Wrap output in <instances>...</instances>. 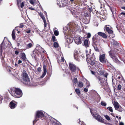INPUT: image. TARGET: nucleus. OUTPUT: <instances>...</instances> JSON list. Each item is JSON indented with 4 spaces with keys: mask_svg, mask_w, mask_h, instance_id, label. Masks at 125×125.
<instances>
[{
    "mask_svg": "<svg viewBox=\"0 0 125 125\" xmlns=\"http://www.w3.org/2000/svg\"><path fill=\"white\" fill-rule=\"evenodd\" d=\"M40 48L42 50L40 52L41 53H44L45 52V51H44V50L43 48Z\"/></svg>",
    "mask_w": 125,
    "mask_h": 125,
    "instance_id": "obj_47",
    "label": "nucleus"
},
{
    "mask_svg": "<svg viewBox=\"0 0 125 125\" xmlns=\"http://www.w3.org/2000/svg\"><path fill=\"white\" fill-rule=\"evenodd\" d=\"M30 9H31V10H35V9L33 8H30Z\"/></svg>",
    "mask_w": 125,
    "mask_h": 125,
    "instance_id": "obj_61",
    "label": "nucleus"
},
{
    "mask_svg": "<svg viewBox=\"0 0 125 125\" xmlns=\"http://www.w3.org/2000/svg\"><path fill=\"white\" fill-rule=\"evenodd\" d=\"M15 66L16 67H18V65L17 64L15 63Z\"/></svg>",
    "mask_w": 125,
    "mask_h": 125,
    "instance_id": "obj_62",
    "label": "nucleus"
},
{
    "mask_svg": "<svg viewBox=\"0 0 125 125\" xmlns=\"http://www.w3.org/2000/svg\"><path fill=\"white\" fill-rule=\"evenodd\" d=\"M3 42L0 45V48L1 50L2 49V48L5 49V47H4L3 46Z\"/></svg>",
    "mask_w": 125,
    "mask_h": 125,
    "instance_id": "obj_35",
    "label": "nucleus"
},
{
    "mask_svg": "<svg viewBox=\"0 0 125 125\" xmlns=\"http://www.w3.org/2000/svg\"><path fill=\"white\" fill-rule=\"evenodd\" d=\"M107 109H108L111 112H113L112 108L111 107H108L107 108Z\"/></svg>",
    "mask_w": 125,
    "mask_h": 125,
    "instance_id": "obj_36",
    "label": "nucleus"
},
{
    "mask_svg": "<svg viewBox=\"0 0 125 125\" xmlns=\"http://www.w3.org/2000/svg\"><path fill=\"white\" fill-rule=\"evenodd\" d=\"M75 91L77 94H78V89L76 88L75 90Z\"/></svg>",
    "mask_w": 125,
    "mask_h": 125,
    "instance_id": "obj_50",
    "label": "nucleus"
},
{
    "mask_svg": "<svg viewBox=\"0 0 125 125\" xmlns=\"http://www.w3.org/2000/svg\"><path fill=\"white\" fill-rule=\"evenodd\" d=\"M91 73H92L93 74H95V72H93V71H91Z\"/></svg>",
    "mask_w": 125,
    "mask_h": 125,
    "instance_id": "obj_59",
    "label": "nucleus"
},
{
    "mask_svg": "<svg viewBox=\"0 0 125 125\" xmlns=\"http://www.w3.org/2000/svg\"><path fill=\"white\" fill-rule=\"evenodd\" d=\"M83 40L82 37H79V44H80L81 43Z\"/></svg>",
    "mask_w": 125,
    "mask_h": 125,
    "instance_id": "obj_20",
    "label": "nucleus"
},
{
    "mask_svg": "<svg viewBox=\"0 0 125 125\" xmlns=\"http://www.w3.org/2000/svg\"><path fill=\"white\" fill-rule=\"evenodd\" d=\"M52 40L53 42H56L57 41V40L55 37L54 35H53L52 36Z\"/></svg>",
    "mask_w": 125,
    "mask_h": 125,
    "instance_id": "obj_23",
    "label": "nucleus"
},
{
    "mask_svg": "<svg viewBox=\"0 0 125 125\" xmlns=\"http://www.w3.org/2000/svg\"><path fill=\"white\" fill-rule=\"evenodd\" d=\"M84 15L85 17H89L91 15L90 13L88 12H85L84 14Z\"/></svg>",
    "mask_w": 125,
    "mask_h": 125,
    "instance_id": "obj_18",
    "label": "nucleus"
},
{
    "mask_svg": "<svg viewBox=\"0 0 125 125\" xmlns=\"http://www.w3.org/2000/svg\"><path fill=\"white\" fill-rule=\"evenodd\" d=\"M16 88L13 87H11L10 89V93L12 96H13L14 95V93Z\"/></svg>",
    "mask_w": 125,
    "mask_h": 125,
    "instance_id": "obj_10",
    "label": "nucleus"
},
{
    "mask_svg": "<svg viewBox=\"0 0 125 125\" xmlns=\"http://www.w3.org/2000/svg\"><path fill=\"white\" fill-rule=\"evenodd\" d=\"M110 55L114 62L116 63H119L120 61L118 60L117 59L118 56H116L115 55L112 54H110Z\"/></svg>",
    "mask_w": 125,
    "mask_h": 125,
    "instance_id": "obj_8",
    "label": "nucleus"
},
{
    "mask_svg": "<svg viewBox=\"0 0 125 125\" xmlns=\"http://www.w3.org/2000/svg\"><path fill=\"white\" fill-rule=\"evenodd\" d=\"M54 46L55 48L58 47L59 46L58 43L56 42H55L53 43Z\"/></svg>",
    "mask_w": 125,
    "mask_h": 125,
    "instance_id": "obj_24",
    "label": "nucleus"
},
{
    "mask_svg": "<svg viewBox=\"0 0 125 125\" xmlns=\"http://www.w3.org/2000/svg\"><path fill=\"white\" fill-rule=\"evenodd\" d=\"M73 15L74 16L75 18H76V17H78V15L77 13H74L73 14Z\"/></svg>",
    "mask_w": 125,
    "mask_h": 125,
    "instance_id": "obj_44",
    "label": "nucleus"
},
{
    "mask_svg": "<svg viewBox=\"0 0 125 125\" xmlns=\"http://www.w3.org/2000/svg\"><path fill=\"white\" fill-rule=\"evenodd\" d=\"M54 33L55 35L57 36L59 34V32L57 30H55L54 31Z\"/></svg>",
    "mask_w": 125,
    "mask_h": 125,
    "instance_id": "obj_29",
    "label": "nucleus"
},
{
    "mask_svg": "<svg viewBox=\"0 0 125 125\" xmlns=\"http://www.w3.org/2000/svg\"><path fill=\"white\" fill-rule=\"evenodd\" d=\"M83 86V84L82 82H79V87H82Z\"/></svg>",
    "mask_w": 125,
    "mask_h": 125,
    "instance_id": "obj_27",
    "label": "nucleus"
},
{
    "mask_svg": "<svg viewBox=\"0 0 125 125\" xmlns=\"http://www.w3.org/2000/svg\"><path fill=\"white\" fill-rule=\"evenodd\" d=\"M73 38H71L70 39V38L68 39L67 41L69 42V43H71L73 42Z\"/></svg>",
    "mask_w": 125,
    "mask_h": 125,
    "instance_id": "obj_22",
    "label": "nucleus"
},
{
    "mask_svg": "<svg viewBox=\"0 0 125 125\" xmlns=\"http://www.w3.org/2000/svg\"><path fill=\"white\" fill-rule=\"evenodd\" d=\"M86 85L87 87H89L90 86V84L89 82L88 81H87V80H86Z\"/></svg>",
    "mask_w": 125,
    "mask_h": 125,
    "instance_id": "obj_28",
    "label": "nucleus"
},
{
    "mask_svg": "<svg viewBox=\"0 0 125 125\" xmlns=\"http://www.w3.org/2000/svg\"><path fill=\"white\" fill-rule=\"evenodd\" d=\"M22 90L20 88H16L13 97L15 98H19L22 96Z\"/></svg>",
    "mask_w": 125,
    "mask_h": 125,
    "instance_id": "obj_4",
    "label": "nucleus"
},
{
    "mask_svg": "<svg viewBox=\"0 0 125 125\" xmlns=\"http://www.w3.org/2000/svg\"><path fill=\"white\" fill-rule=\"evenodd\" d=\"M2 96L1 95H0V104L2 103Z\"/></svg>",
    "mask_w": 125,
    "mask_h": 125,
    "instance_id": "obj_39",
    "label": "nucleus"
},
{
    "mask_svg": "<svg viewBox=\"0 0 125 125\" xmlns=\"http://www.w3.org/2000/svg\"><path fill=\"white\" fill-rule=\"evenodd\" d=\"M121 76H118L117 77V79H120L121 78Z\"/></svg>",
    "mask_w": 125,
    "mask_h": 125,
    "instance_id": "obj_60",
    "label": "nucleus"
},
{
    "mask_svg": "<svg viewBox=\"0 0 125 125\" xmlns=\"http://www.w3.org/2000/svg\"><path fill=\"white\" fill-rule=\"evenodd\" d=\"M91 112L93 117L98 121L102 123H104V120L97 113L96 110H90Z\"/></svg>",
    "mask_w": 125,
    "mask_h": 125,
    "instance_id": "obj_3",
    "label": "nucleus"
},
{
    "mask_svg": "<svg viewBox=\"0 0 125 125\" xmlns=\"http://www.w3.org/2000/svg\"><path fill=\"white\" fill-rule=\"evenodd\" d=\"M64 59L63 57H62L61 58V59L60 60V62H64Z\"/></svg>",
    "mask_w": 125,
    "mask_h": 125,
    "instance_id": "obj_41",
    "label": "nucleus"
},
{
    "mask_svg": "<svg viewBox=\"0 0 125 125\" xmlns=\"http://www.w3.org/2000/svg\"><path fill=\"white\" fill-rule=\"evenodd\" d=\"M99 60L100 62L103 63L106 62V60L105 58V55L104 54L101 55L99 56Z\"/></svg>",
    "mask_w": 125,
    "mask_h": 125,
    "instance_id": "obj_7",
    "label": "nucleus"
},
{
    "mask_svg": "<svg viewBox=\"0 0 125 125\" xmlns=\"http://www.w3.org/2000/svg\"><path fill=\"white\" fill-rule=\"evenodd\" d=\"M16 29H14L12 31V39L13 40H15L16 38V36L15 35V32Z\"/></svg>",
    "mask_w": 125,
    "mask_h": 125,
    "instance_id": "obj_15",
    "label": "nucleus"
},
{
    "mask_svg": "<svg viewBox=\"0 0 125 125\" xmlns=\"http://www.w3.org/2000/svg\"><path fill=\"white\" fill-rule=\"evenodd\" d=\"M24 25H21L20 26H18L16 28H22L24 27Z\"/></svg>",
    "mask_w": 125,
    "mask_h": 125,
    "instance_id": "obj_38",
    "label": "nucleus"
},
{
    "mask_svg": "<svg viewBox=\"0 0 125 125\" xmlns=\"http://www.w3.org/2000/svg\"><path fill=\"white\" fill-rule=\"evenodd\" d=\"M47 26V24H44V26L45 28Z\"/></svg>",
    "mask_w": 125,
    "mask_h": 125,
    "instance_id": "obj_64",
    "label": "nucleus"
},
{
    "mask_svg": "<svg viewBox=\"0 0 125 125\" xmlns=\"http://www.w3.org/2000/svg\"><path fill=\"white\" fill-rule=\"evenodd\" d=\"M24 2H22L21 5V8H22L24 6Z\"/></svg>",
    "mask_w": 125,
    "mask_h": 125,
    "instance_id": "obj_48",
    "label": "nucleus"
},
{
    "mask_svg": "<svg viewBox=\"0 0 125 125\" xmlns=\"http://www.w3.org/2000/svg\"><path fill=\"white\" fill-rule=\"evenodd\" d=\"M121 14H123L124 15H125V13L124 12H122L121 13Z\"/></svg>",
    "mask_w": 125,
    "mask_h": 125,
    "instance_id": "obj_58",
    "label": "nucleus"
},
{
    "mask_svg": "<svg viewBox=\"0 0 125 125\" xmlns=\"http://www.w3.org/2000/svg\"><path fill=\"white\" fill-rule=\"evenodd\" d=\"M41 68L40 67H39L37 69V71L39 72H40L41 71Z\"/></svg>",
    "mask_w": 125,
    "mask_h": 125,
    "instance_id": "obj_49",
    "label": "nucleus"
},
{
    "mask_svg": "<svg viewBox=\"0 0 125 125\" xmlns=\"http://www.w3.org/2000/svg\"><path fill=\"white\" fill-rule=\"evenodd\" d=\"M22 62V61H21V60H19L18 61V64H20Z\"/></svg>",
    "mask_w": 125,
    "mask_h": 125,
    "instance_id": "obj_56",
    "label": "nucleus"
},
{
    "mask_svg": "<svg viewBox=\"0 0 125 125\" xmlns=\"http://www.w3.org/2000/svg\"><path fill=\"white\" fill-rule=\"evenodd\" d=\"M16 31H17V33L18 34H19V33H20V31H19V30H18V29H17L16 30Z\"/></svg>",
    "mask_w": 125,
    "mask_h": 125,
    "instance_id": "obj_57",
    "label": "nucleus"
},
{
    "mask_svg": "<svg viewBox=\"0 0 125 125\" xmlns=\"http://www.w3.org/2000/svg\"><path fill=\"white\" fill-rule=\"evenodd\" d=\"M69 66L70 69L72 72H74L76 71V66L73 63H70Z\"/></svg>",
    "mask_w": 125,
    "mask_h": 125,
    "instance_id": "obj_6",
    "label": "nucleus"
},
{
    "mask_svg": "<svg viewBox=\"0 0 125 125\" xmlns=\"http://www.w3.org/2000/svg\"><path fill=\"white\" fill-rule=\"evenodd\" d=\"M45 116L43 112L42 111H36L35 116V119L33 121V123H35L39 119L42 120L43 118Z\"/></svg>",
    "mask_w": 125,
    "mask_h": 125,
    "instance_id": "obj_2",
    "label": "nucleus"
},
{
    "mask_svg": "<svg viewBox=\"0 0 125 125\" xmlns=\"http://www.w3.org/2000/svg\"><path fill=\"white\" fill-rule=\"evenodd\" d=\"M98 34L99 35L102 36L103 38L105 39L107 38V35L104 33L99 32L98 33Z\"/></svg>",
    "mask_w": 125,
    "mask_h": 125,
    "instance_id": "obj_12",
    "label": "nucleus"
},
{
    "mask_svg": "<svg viewBox=\"0 0 125 125\" xmlns=\"http://www.w3.org/2000/svg\"><path fill=\"white\" fill-rule=\"evenodd\" d=\"M122 89V86L120 84H119L118 85L117 88V89L118 90H120Z\"/></svg>",
    "mask_w": 125,
    "mask_h": 125,
    "instance_id": "obj_32",
    "label": "nucleus"
},
{
    "mask_svg": "<svg viewBox=\"0 0 125 125\" xmlns=\"http://www.w3.org/2000/svg\"><path fill=\"white\" fill-rule=\"evenodd\" d=\"M22 82L24 84L30 85V80L25 70L23 71L22 73Z\"/></svg>",
    "mask_w": 125,
    "mask_h": 125,
    "instance_id": "obj_1",
    "label": "nucleus"
},
{
    "mask_svg": "<svg viewBox=\"0 0 125 125\" xmlns=\"http://www.w3.org/2000/svg\"><path fill=\"white\" fill-rule=\"evenodd\" d=\"M41 18L43 20L44 23H46V22L44 16L43 15H41Z\"/></svg>",
    "mask_w": 125,
    "mask_h": 125,
    "instance_id": "obj_21",
    "label": "nucleus"
},
{
    "mask_svg": "<svg viewBox=\"0 0 125 125\" xmlns=\"http://www.w3.org/2000/svg\"><path fill=\"white\" fill-rule=\"evenodd\" d=\"M77 78H74L73 79V83H76L77 82Z\"/></svg>",
    "mask_w": 125,
    "mask_h": 125,
    "instance_id": "obj_33",
    "label": "nucleus"
},
{
    "mask_svg": "<svg viewBox=\"0 0 125 125\" xmlns=\"http://www.w3.org/2000/svg\"><path fill=\"white\" fill-rule=\"evenodd\" d=\"M26 32L27 33H29L31 32V30H26Z\"/></svg>",
    "mask_w": 125,
    "mask_h": 125,
    "instance_id": "obj_51",
    "label": "nucleus"
},
{
    "mask_svg": "<svg viewBox=\"0 0 125 125\" xmlns=\"http://www.w3.org/2000/svg\"><path fill=\"white\" fill-rule=\"evenodd\" d=\"M99 73L100 74L102 75L103 74L104 72L102 70H100V71L99 72Z\"/></svg>",
    "mask_w": 125,
    "mask_h": 125,
    "instance_id": "obj_43",
    "label": "nucleus"
},
{
    "mask_svg": "<svg viewBox=\"0 0 125 125\" xmlns=\"http://www.w3.org/2000/svg\"><path fill=\"white\" fill-rule=\"evenodd\" d=\"M123 108L120 106L118 109H116V110L119 112H122L123 111Z\"/></svg>",
    "mask_w": 125,
    "mask_h": 125,
    "instance_id": "obj_30",
    "label": "nucleus"
},
{
    "mask_svg": "<svg viewBox=\"0 0 125 125\" xmlns=\"http://www.w3.org/2000/svg\"><path fill=\"white\" fill-rule=\"evenodd\" d=\"M30 3L32 5L34 4V2L33 0H29Z\"/></svg>",
    "mask_w": 125,
    "mask_h": 125,
    "instance_id": "obj_42",
    "label": "nucleus"
},
{
    "mask_svg": "<svg viewBox=\"0 0 125 125\" xmlns=\"http://www.w3.org/2000/svg\"><path fill=\"white\" fill-rule=\"evenodd\" d=\"M122 9L125 10V7H122Z\"/></svg>",
    "mask_w": 125,
    "mask_h": 125,
    "instance_id": "obj_63",
    "label": "nucleus"
},
{
    "mask_svg": "<svg viewBox=\"0 0 125 125\" xmlns=\"http://www.w3.org/2000/svg\"><path fill=\"white\" fill-rule=\"evenodd\" d=\"M88 89L87 88H84V91L85 92H87L88 91Z\"/></svg>",
    "mask_w": 125,
    "mask_h": 125,
    "instance_id": "obj_54",
    "label": "nucleus"
},
{
    "mask_svg": "<svg viewBox=\"0 0 125 125\" xmlns=\"http://www.w3.org/2000/svg\"><path fill=\"white\" fill-rule=\"evenodd\" d=\"M119 125H124V123L122 122H120Z\"/></svg>",
    "mask_w": 125,
    "mask_h": 125,
    "instance_id": "obj_55",
    "label": "nucleus"
},
{
    "mask_svg": "<svg viewBox=\"0 0 125 125\" xmlns=\"http://www.w3.org/2000/svg\"><path fill=\"white\" fill-rule=\"evenodd\" d=\"M113 105L114 106L115 109L116 110L118 109L120 106L119 104L115 101H114L113 103Z\"/></svg>",
    "mask_w": 125,
    "mask_h": 125,
    "instance_id": "obj_13",
    "label": "nucleus"
},
{
    "mask_svg": "<svg viewBox=\"0 0 125 125\" xmlns=\"http://www.w3.org/2000/svg\"><path fill=\"white\" fill-rule=\"evenodd\" d=\"M84 46L85 47H88L89 44V41L88 40L86 39L84 41Z\"/></svg>",
    "mask_w": 125,
    "mask_h": 125,
    "instance_id": "obj_16",
    "label": "nucleus"
},
{
    "mask_svg": "<svg viewBox=\"0 0 125 125\" xmlns=\"http://www.w3.org/2000/svg\"><path fill=\"white\" fill-rule=\"evenodd\" d=\"M43 72L42 75L40 77V78H43L45 76L47 73L46 66L44 64L43 65Z\"/></svg>",
    "mask_w": 125,
    "mask_h": 125,
    "instance_id": "obj_9",
    "label": "nucleus"
},
{
    "mask_svg": "<svg viewBox=\"0 0 125 125\" xmlns=\"http://www.w3.org/2000/svg\"><path fill=\"white\" fill-rule=\"evenodd\" d=\"M79 124L80 125H85L84 123L82 121H79Z\"/></svg>",
    "mask_w": 125,
    "mask_h": 125,
    "instance_id": "obj_34",
    "label": "nucleus"
},
{
    "mask_svg": "<svg viewBox=\"0 0 125 125\" xmlns=\"http://www.w3.org/2000/svg\"><path fill=\"white\" fill-rule=\"evenodd\" d=\"M19 53V52L17 51H16L15 52V54L16 55H18Z\"/></svg>",
    "mask_w": 125,
    "mask_h": 125,
    "instance_id": "obj_53",
    "label": "nucleus"
},
{
    "mask_svg": "<svg viewBox=\"0 0 125 125\" xmlns=\"http://www.w3.org/2000/svg\"><path fill=\"white\" fill-rule=\"evenodd\" d=\"M74 40L75 43L76 44H78V38L77 37H75Z\"/></svg>",
    "mask_w": 125,
    "mask_h": 125,
    "instance_id": "obj_25",
    "label": "nucleus"
},
{
    "mask_svg": "<svg viewBox=\"0 0 125 125\" xmlns=\"http://www.w3.org/2000/svg\"><path fill=\"white\" fill-rule=\"evenodd\" d=\"M94 49L97 52H98L99 51V50L97 47H94Z\"/></svg>",
    "mask_w": 125,
    "mask_h": 125,
    "instance_id": "obj_52",
    "label": "nucleus"
},
{
    "mask_svg": "<svg viewBox=\"0 0 125 125\" xmlns=\"http://www.w3.org/2000/svg\"><path fill=\"white\" fill-rule=\"evenodd\" d=\"M91 36V34L90 33H88L87 34V38H90Z\"/></svg>",
    "mask_w": 125,
    "mask_h": 125,
    "instance_id": "obj_40",
    "label": "nucleus"
},
{
    "mask_svg": "<svg viewBox=\"0 0 125 125\" xmlns=\"http://www.w3.org/2000/svg\"><path fill=\"white\" fill-rule=\"evenodd\" d=\"M17 104V102L14 101H12L10 103V106L11 109H13L16 107Z\"/></svg>",
    "mask_w": 125,
    "mask_h": 125,
    "instance_id": "obj_5",
    "label": "nucleus"
},
{
    "mask_svg": "<svg viewBox=\"0 0 125 125\" xmlns=\"http://www.w3.org/2000/svg\"><path fill=\"white\" fill-rule=\"evenodd\" d=\"M104 116L109 121L110 120V118L107 115H104Z\"/></svg>",
    "mask_w": 125,
    "mask_h": 125,
    "instance_id": "obj_31",
    "label": "nucleus"
},
{
    "mask_svg": "<svg viewBox=\"0 0 125 125\" xmlns=\"http://www.w3.org/2000/svg\"><path fill=\"white\" fill-rule=\"evenodd\" d=\"M74 54L75 59L77 60H78V53L77 51L75 50Z\"/></svg>",
    "mask_w": 125,
    "mask_h": 125,
    "instance_id": "obj_14",
    "label": "nucleus"
},
{
    "mask_svg": "<svg viewBox=\"0 0 125 125\" xmlns=\"http://www.w3.org/2000/svg\"><path fill=\"white\" fill-rule=\"evenodd\" d=\"M101 104L102 106H105L106 105V103H105L103 101H102L101 102Z\"/></svg>",
    "mask_w": 125,
    "mask_h": 125,
    "instance_id": "obj_26",
    "label": "nucleus"
},
{
    "mask_svg": "<svg viewBox=\"0 0 125 125\" xmlns=\"http://www.w3.org/2000/svg\"><path fill=\"white\" fill-rule=\"evenodd\" d=\"M38 55V53L37 52H36L34 51L33 54V57H34V58L36 57V55Z\"/></svg>",
    "mask_w": 125,
    "mask_h": 125,
    "instance_id": "obj_19",
    "label": "nucleus"
},
{
    "mask_svg": "<svg viewBox=\"0 0 125 125\" xmlns=\"http://www.w3.org/2000/svg\"><path fill=\"white\" fill-rule=\"evenodd\" d=\"M20 54L21 56V58L22 60L24 61H26L27 58L24 52H22Z\"/></svg>",
    "mask_w": 125,
    "mask_h": 125,
    "instance_id": "obj_11",
    "label": "nucleus"
},
{
    "mask_svg": "<svg viewBox=\"0 0 125 125\" xmlns=\"http://www.w3.org/2000/svg\"><path fill=\"white\" fill-rule=\"evenodd\" d=\"M32 46V43H29L26 45V48L27 49H29L31 48Z\"/></svg>",
    "mask_w": 125,
    "mask_h": 125,
    "instance_id": "obj_17",
    "label": "nucleus"
},
{
    "mask_svg": "<svg viewBox=\"0 0 125 125\" xmlns=\"http://www.w3.org/2000/svg\"><path fill=\"white\" fill-rule=\"evenodd\" d=\"M107 31L109 33H112L113 32V31L110 29Z\"/></svg>",
    "mask_w": 125,
    "mask_h": 125,
    "instance_id": "obj_45",
    "label": "nucleus"
},
{
    "mask_svg": "<svg viewBox=\"0 0 125 125\" xmlns=\"http://www.w3.org/2000/svg\"><path fill=\"white\" fill-rule=\"evenodd\" d=\"M90 52H88L87 50H86V53L87 54L86 55L87 57V58H88V55H89V54L90 53Z\"/></svg>",
    "mask_w": 125,
    "mask_h": 125,
    "instance_id": "obj_37",
    "label": "nucleus"
},
{
    "mask_svg": "<svg viewBox=\"0 0 125 125\" xmlns=\"http://www.w3.org/2000/svg\"><path fill=\"white\" fill-rule=\"evenodd\" d=\"M105 28L107 31L110 29L109 28L106 26H105Z\"/></svg>",
    "mask_w": 125,
    "mask_h": 125,
    "instance_id": "obj_46",
    "label": "nucleus"
}]
</instances>
